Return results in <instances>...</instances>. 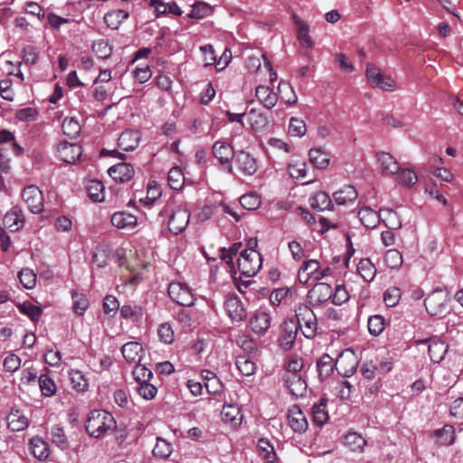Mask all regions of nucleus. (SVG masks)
<instances>
[{"instance_id": "1", "label": "nucleus", "mask_w": 463, "mask_h": 463, "mask_svg": "<svg viewBox=\"0 0 463 463\" xmlns=\"http://www.w3.org/2000/svg\"><path fill=\"white\" fill-rule=\"evenodd\" d=\"M117 427L111 413L105 410H93L88 414L85 423L86 431L90 437L101 439Z\"/></svg>"}, {"instance_id": "2", "label": "nucleus", "mask_w": 463, "mask_h": 463, "mask_svg": "<svg viewBox=\"0 0 463 463\" xmlns=\"http://www.w3.org/2000/svg\"><path fill=\"white\" fill-rule=\"evenodd\" d=\"M297 325L306 338L312 339L317 332V319L309 306L299 304L296 309Z\"/></svg>"}, {"instance_id": "3", "label": "nucleus", "mask_w": 463, "mask_h": 463, "mask_svg": "<svg viewBox=\"0 0 463 463\" xmlns=\"http://www.w3.org/2000/svg\"><path fill=\"white\" fill-rule=\"evenodd\" d=\"M262 258L259 251L242 250L238 259V269L248 278L253 277L260 269Z\"/></svg>"}, {"instance_id": "4", "label": "nucleus", "mask_w": 463, "mask_h": 463, "mask_svg": "<svg viewBox=\"0 0 463 463\" xmlns=\"http://www.w3.org/2000/svg\"><path fill=\"white\" fill-rule=\"evenodd\" d=\"M167 293L173 301L183 307H191L195 300L191 289L184 283L177 281L169 283Z\"/></svg>"}, {"instance_id": "5", "label": "nucleus", "mask_w": 463, "mask_h": 463, "mask_svg": "<svg viewBox=\"0 0 463 463\" xmlns=\"http://www.w3.org/2000/svg\"><path fill=\"white\" fill-rule=\"evenodd\" d=\"M298 333V325L294 319L285 320L280 326V333L278 339L281 349L288 351L293 348Z\"/></svg>"}, {"instance_id": "6", "label": "nucleus", "mask_w": 463, "mask_h": 463, "mask_svg": "<svg viewBox=\"0 0 463 463\" xmlns=\"http://www.w3.org/2000/svg\"><path fill=\"white\" fill-rule=\"evenodd\" d=\"M332 298V287L325 282L316 283L307 292V301L312 307H319Z\"/></svg>"}, {"instance_id": "7", "label": "nucleus", "mask_w": 463, "mask_h": 463, "mask_svg": "<svg viewBox=\"0 0 463 463\" xmlns=\"http://www.w3.org/2000/svg\"><path fill=\"white\" fill-rule=\"evenodd\" d=\"M190 221V213L184 205H178L172 210L168 221L171 232L179 234L185 230Z\"/></svg>"}, {"instance_id": "8", "label": "nucleus", "mask_w": 463, "mask_h": 463, "mask_svg": "<svg viewBox=\"0 0 463 463\" xmlns=\"http://www.w3.org/2000/svg\"><path fill=\"white\" fill-rule=\"evenodd\" d=\"M22 197L33 213L38 214L43 211V195L36 185L26 186L22 193Z\"/></svg>"}, {"instance_id": "9", "label": "nucleus", "mask_w": 463, "mask_h": 463, "mask_svg": "<svg viewBox=\"0 0 463 463\" xmlns=\"http://www.w3.org/2000/svg\"><path fill=\"white\" fill-rule=\"evenodd\" d=\"M425 344H429L428 353L430 360L436 364L440 363L448 352L449 345L444 341H441L437 337L419 339L415 341L416 345Z\"/></svg>"}, {"instance_id": "10", "label": "nucleus", "mask_w": 463, "mask_h": 463, "mask_svg": "<svg viewBox=\"0 0 463 463\" xmlns=\"http://www.w3.org/2000/svg\"><path fill=\"white\" fill-rule=\"evenodd\" d=\"M427 312L432 316H442L447 309L446 295L442 290H434L424 300Z\"/></svg>"}, {"instance_id": "11", "label": "nucleus", "mask_w": 463, "mask_h": 463, "mask_svg": "<svg viewBox=\"0 0 463 463\" xmlns=\"http://www.w3.org/2000/svg\"><path fill=\"white\" fill-rule=\"evenodd\" d=\"M335 361L336 371L343 377H350L356 372L358 361L353 352H342Z\"/></svg>"}, {"instance_id": "12", "label": "nucleus", "mask_w": 463, "mask_h": 463, "mask_svg": "<svg viewBox=\"0 0 463 463\" xmlns=\"http://www.w3.org/2000/svg\"><path fill=\"white\" fill-rule=\"evenodd\" d=\"M224 308L229 317L234 322H242L247 317V311L237 295L226 296Z\"/></svg>"}, {"instance_id": "13", "label": "nucleus", "mask_w": 463, "mask_h": 463, "mask_svg": "<svg viewBox=\"0 0 463 463\" xmlns=\"http://www.w3.org/2000/svg\"><path fill=\"white\" fill-rule=\"evenodd\" d=\"M213 156L219 161L220 165L228 168L229 172L232 173L231 160L235 156V154L230 144L221 140L216 141L213 146Z\"/></svg>"}, {"instance_id": "14", "label": "nucleus", "mask_w": 463, "mask_h": 463, "mask_svg": "<svg viewBox=\"0 0 463 463\" xmlns=\"http://www.w3.org/2000/svg\"><path fill=\"white\" fill-rule=\"evenodd\" d=\"M284 385L295 398H301L306 395L307 384L301 374H284Z\"/></svg>"}, {"instance_id": "15", "label": "nucleus", "mask_w": 463, "mask_h": 463, "mask_svg": "<svg viewBox=\"0 0 463 463\" xmlns=\"http://www.w3.org/2000/svg\"><path fill=\"white\" fill-rule=\"evenodd\" d=\"M288 421L294 432L304 433L307 430L308 423L304 412L298 405L292 406L288 411Z\"/></svg>"}, {"instance_id": "16", "label": "nucleus", "mask_w": 463, "mask_h": 463, "mask_svg": "<svg viewBox=\"0 0 463 463\" xmlns=\"http://www.w3.org/2000/svg\"><path fill=\"white\" fill-rule=\"evenodd\" d=\"M25 222L23 210L19 206H13L4 216L3 224L11 232L21 230Z\"/></svg>"}, {"instance_id": "17", "label": "nucleus", "mask_w": 463, "mask_h": 463, "mask_svg": "<svg viewBox=\"0 0 463 463\" xmlns=\"http://www.w3.org/2000/svg\"><path fill=\"white\" fill-rule=\"evenodd\" d=\"M108 173L116 182L127 183L133 178L135 170L128 163H119L109 167Z\"/></svg>"}, {"instance_id": "18", "label": "nucleus", "mask_w": 463, "mask_h": 463, "mask_svg": "<svg viewBox=\"0 0 463 463\" xmlns=\"http://www.w3.org/2000/svg\"><path fill=\"white\" fill-rule=\"evenodd\" d=\"M235 164L247 175H252L258 170L257 160L250 154L242 150L235 155Z\"/></svg>"}, {"instance_id": "19", "label": "nucleus", "mask_w": 463, "mask_h": 463, "mask_svg": "<svg viewBox=\"0 0 463 463\" xmlns=\"http://www.w3.org/2000/svg\"><path fill=\"white\" fill-rule=\"evenodd\" d=\"M376 157L380 164L383 175L391 176L399 173L400 165L391 154L378 152Z\"/></svg>"}, {"instance_id": "20", "label": "nucleus", "mask_w": 463, "mask_h": 463, "mask_svg": "<svg viewBox=\"0 0 463 463\" xmlns=\"http://www.w3.org/2000/svg\"><path fill=\"white\" fill-rule=\"evenodd\" d=\"M141 135L137 130L128 129L121 133L118 139V146L123 151L128 152L136 149L139 144Z\"/></svg>"}, {"instance_id": "21", "label": "nucleus", "mask_w": 463, "mask_h": 463, "mask_svg": "<svg viewBox=\"0 0 463 463\" xmlns=\"http://www.w3.org/2000/svg\"><path fill=\"white\" fill-rule=\"evenodd\" d=\"M271 318L269 315L263 311L256 312L250 318V326L251 330L259 335H263L270 327Z\"/></svg>"}, {"instance_id": "22", "label": "nucleus", "mask_w": 463, "mask_h": 463, "mask_svg": "<svg viewBox=\"0 0 463 463\" xmlns=\"http://www.w3.org/2000/svg\"><path fill=\"white\" fill-rule=\"evenodd\" d=\"M121 353L128 363H139L142 357L143 347L137 342H128L122 345Z\"/></svg>"}, {"instance_id": "23", "label": "nucleus", "mask_w": 463, "mask_h": 463, "mask_svg": "<svg viewBox=\"0 0 463 463\" xmlns=\"http://www.w3.org/2000/svg\"><path fill=\"white\" fill-rule=\"evenodd\" d=\"M255 96L258 100L268 109L275 107L278 101L277 94L267 86H258L255 90Z\"/></svg>"}, {"instance_id": "24", "label": "nucleus", "mask_w": 463, "mask_h": 463, "mask_svg": "<svg viewBox=\"0 0 463 463\" xmlns=\"http://www.w3.org/2000/svg\"><path fill=\"white\" fill-rule=\"evenodd\" d=\"M327 399L321 398L317 403L311 408L312 420L318 427L323 426L329 419L326 410Z\"/></svg>"}, {"instance_id": "25", "label": "nucleus", "mask_w": 463, "mask_h": 463, "mask_svg": "<svg viewBox=\"0 0 463 463\" xmlns=\"http://www.w3.org/2000/svg\"><path fill=\"white\" fill-rule=\"evenodd\" d=\"M111 223L118 229H133L137 226V219L128 213L118 212L111 216Z\"/></svg>"}, {"instance_id": "26", "label": "nucleus", "mask_w": 463, "mask_h": 463, "mask_svg": "<svg viewBox=\"0 0 463 463\" xmlns=\"http://www.w3.org/2000/svg\"><path fill=\"white\" fill-rule=\"evenodd\" d=\"M431 436L439 445L449 446L455 440V429L450 424H445L441 429L435 430Z\"/></svg>"}, {"instance_id": "27", "label": "nucleus", "mask_w": 463, "mask_h": 463, "mask_svg": "<svg viewBox=\"0 0 463 463\" xmlns=\"http://www.w3.org/2000/svg\"><path fill=\"white\" fill-rule=\"evenodd\" d=\"M357 195V191L353 185H345L333 194V198L339 205H348L356 200Z\"/></svg>"}, {"instance_id": "28", "label": "nucleus", "mask_w": 463, "mask_h": 463, "mask_svg": "<svg viewBox=\"0 0 463 463\" xmlns=\"http://www.w3.org/2000/svg\"><path fill=\"white\" fill-rule=\"evenodd\" d=\"M358 217L362 224L368 229L375 228L382 220L381 213L370 207H363L358 212Z\"/></svg>"}, {"instance_id": "29", "label": "nucleus", "mask_w": 463, "mask_h": 463, "mask_svg": "<svg viewBox=\"0 0 463 463\" xmlns=\"http://www.w3.org/2000/svg\"><path fill=\"white\" fill-rule=\"evenodd\" d=\"M221 415L225 423H230L234 427L240 426L242 421V415L237 405L224 404Z\"/></svg>"}, {"instance_id": "30", "label": "nucleus", "mask_w": 463, "mask_h": 463, "mask_svg": "<svg viewBox=\"0 0 463 463\" xmlns=\"http://www.w3.org/2000/svg\"><path fill=\"white\" fill-rule=\"evenodd\" d=\"M129 17V11L123 8H118L108 12L104 15V21L107 25L111 29H118L120 24Z\"/></svg>"}, {"instance_id": "31", "label": "nucleus", "mask_w": 463, "mask_h": 463, "mask_svg": "<svg viewBox=\"0 0 463 463\" xmlns=\"http://www.w3.org/2000/svg\"><path fill=\"white\" fill-rule=\"evenodd\" d=\"M317 368L320 380L324 381L331 375L335 368L336 369V361L325 354L317 362Z\"/></svg>"}, {"instance_id": "32", "label": "nucleus", "mask_w": 463, "mask_h": 463, "mask_svg": "<svg viewBox=\"0 0 463 463\" xmlns=\"http://www.w3.org/2000/svg\"><path fill=\"white\" fill-rule=\"evenodd\" d=\"M293 20L298 27V39L304 48H311L313 41L309 35V25L307 23L299 19L296 14H293Z\"/></svg>"}, {"instance_id": "33", "label": "nucleus", "mask_w": 463, "mask_h": 463, "mask_svg": "<svg viewBox=\"0 0 463 463\" xmlns=\"http://www.w3.org/2000/svg\"><path fill=\"white\" fill-rule=\"evenodd\" d=\"M59 152L63 161L72 164L80 156L81 147L75 144L65 143L61 145Z\"/></svg>"}, {"instance_id": "34", "label": "nucleus", "mask_w": 463, "mask_h": 463, "mask_svg": "<svg viewBox=\"0 0 463 463\" xmlns=\"http://www.w3.org/2000/svg\"><path fill=\"white\" fill-rule=\"evenodd\" d=\"M33 455L39 460H45L50 455V447L48 442L39 437H34L30 440Z\"/></svg>"}, {"instance_id": "35", "label": "nucleus", "mask_w": 463, "mask_h": 463, "mask_svg": "<svg viewBox=\"0 0 463 463\" xmlns=\"http://www.w3.org/2000/svg\"><path fill=\"white\" fill-rule=\"evenodd\" d=\"M309 204L312 209L318 212L332 209V201L329 195L325 192L316 193L310 199Z\"/></svg>"}, {"instance_id": "36", "label": "nucleus", "mask_w": 463, "mask_h": 463, "mask_svg": "<svg viewBox=\"0 0 463 463\" xmlns=\"http://www.w3.org/2000/svg\"><path fill=\"white\" fill-rule=\"evenodd\" d=\"M41 393L44 397H52L57 392V385L48 373H42L38 378Z\"/></svg>"}, {"instance_id": "37", "label": "nucleus", "mask_w": 463, "mask_h": 463, "mask_svg": "<svg viewBox=\"0 0 463 463\" xmlns=\"http://www.w3.org/2000/svg\"><path fill=\"white\" fill-rule=\"evenodd\" d=\"M258 449L260 457L265 463H277V455L273 446L266 439H260L258 441Z\"/></svg>"}, {"instance_id": "38", "label": "nucleus", "mask_w": 463, "mask_h": 463, "mask_svg": "<svg viewBox=\"0 0 463 463\" xmlns=\"http://www.w3.org/2000/svg\"><path fill=\"white\" fill-rule=\"evenodd\" d=\"M71 384L77 392H85L89 387V380L83 373L78 369H71L69 372Z\"/></svg>"}, {"instance_id": "39", "label": "nucleus", "mask_w": 463, "mask_h": 463, "mask_svg": "<svg viewBox=\"0 0 463 463\" xmlns=\"http://www.w3.org/2000/svg\"><path fill=\"white\" fill-rule=\"evenodd\" d=\"M357 271L364 281L371 282L375 278L377 269L369 259H362L357 264Z\"/></svg>"}, {"instance_id": "40", "label": "nucleus", "mask_w": 463, "mask_h": 463, "mask_svg": "<svg viewBox=\"0 0 463 463\" xmlns=\"http://www.w3.org/2000/svg\"><path fill=\"white\" fill-rule=\"evenodd\" d=\"M309 160L317 168L325 169L329 165L330 157L328 153L321 148H311Z\"/></svg>"}, {"instance_id": "41", "label": "nucleus", "mask_w": 463, "mask_h": 463, "mask_svg": "<svg viewBox=\"0 0 463 463\" xmlns=\"http://www.w3.org/2000/svg\"><path fill=\"white\" fill-rule=\"evenodd\" d=\"M344 444L354 452H363L366 440L356 432H349L345 436Z\"/></svg>"}, {"instance_id": "42", "label": "nucleus", "mask_w": 463, "mask_h": 463, "mask_svg": "<svg viewBox=\"0 0 463 463\" xmlns=\"http://www.w3.org/2000/svg\"><path fill=\"white\" fill-rule=\"evenodd\" d=\"M235 364L240 373L245 376H250L256 371V364L248 354L238 355Z\"/></svg>"}, {"instance_id": "43", "label": "nucleus", "mask_w": 463, "mask_h": 463, "mask_svg": "<svg viewBox=\"0 0 463 463\" xmlns=\"http://www.w3.org/2000/svg\"><path fill=\"white\" fill-rule=\"evenodd\" d=\"M173 452V446L166 439L157 437L156 445L152 450L153 456L160 459H166Z\"/></svg>"}, {"instance_id": "44", "label": "nucleus", "mask_w": 463, "mask_h": 463, "mask_svg": "<svg viewBox=\"0 0 463 463\" xmlns=\"http://www.w3.org/2000/svg\"><path fill=\"white\" fill-rule=\"evenodd\" d=\"M7 424L12 431H20L27 428L28 420L25 416L21 415L19 411H11L7 416Z\"/></svg>"}, {"instance_id": "45", "label": "nucleus", "mask_w": 463, "mask_h": 463, "mask_svg": "<svg viewBox=\"0 0 463 463\" xmlns=\"http://www.w3.org/2000/svg\"><path fill=\"white\" fill-rule=\"evenodd\" d=\"M104 189L102 182L96 179L89 181L86 185L88 195L93 202L104 200Z\"/></svg>"}, {"instance_id": "46", "label": "nucleus", "mask_w": 463, "mask_h": 463, "mask_svg": "<svg viewBox=\"0 0 463 463\" xmlns=\"http://www.w3.org/2000/svg\"><path fill=\"white\" fill-rule=\"evenodd\" d=\"M320 269L319 262L316 260H309L303 262L298 270V280L302 281V276L307 272L303 284L307 283L312 275L318 273Z\"/></svg>"}, {"instance_id": "47", "label": "nucleus", "mask_w": 463, "mask_h": 463, "mask_svg": "<svg viewBox=\"0 0 463 463\" xmlns=\"http://www.w3.org/2000/svg\"><path fill=\"white\" fill-rule=\"evenodd\" d=\"M369 333L373 336L380 335L386 327L385 318L381 315L369 317L367 321Z\"/></svg>"}, {"instance_id": "48", "label": "nucleus", "mask_w": 463, "mask_h": 463, "mask_svg": "<svg viewBox=\"0 0 463 463\" xmlns=\"http://www.w3.org/2000/svg\"><path fill=\"white\" fill-rule=\"evenodd\" d=\"M52 442L61 449L65 450L69 448L70 443L63 428L60 425H54L51 430Z\"/></svg>"}, {"instance_id": "49", "label": "nucleus", "mask_w": 463, "mask_h": 463, "mask_svg": "<svg viewBox=\"0 0 463 463\" xmlns=\"http://www.w3.org/2000/svg\"><path fill=\"white\" fill-rule=\"evenodd\" d=\"M383 261L388 268L397 269L402 265V255L398 250L391 249L385 252Z\"/></svg>"}, {"instance_id": "50", "label": "nucleus", "mask_w": 463, "mask_h": 463, "mask_svg": "<svg viewBox=\"0 0 463 463\" xmlns=\"http://www.w3.org/2000/svg\"><path fill=\"white\" fill-rule=\"evenodd\" d=\"M167 180L172 189H181L184 182V177L181 168L178 166L172 167L168 172Z\"/></svg>"}, {"instance_id": "51", "label": "nucleus", "mask_w": 463, "mask_h": 463, "mask_svg": "<svg viewBox=\"0 0 463 463\" xmlns=\"http://www.w3.org/2000/svg\"><path fill=\"white\" fill-rule=\"evenodd\" d=\"M249 121L251 125V128L254 130H260L265 128L268 124V118L261 112H259L256 109H251L248 112Z\"/></svg>"}, {"instance_id": "52", "label": "nucleus", "mask_w": 463, "mask_h": 463, "mask_svg": "<svg viewBox=\"0 0 463 463\" xmlns=\"http://www.w3.org/2000/svg\"><path fill=\"white\" fill-rule=\"evenodd\" d=\"M213 9L210 5L204 2H196L192 5V10L188 16L194 19H202L210 15Z\"/></svg>"}, {"instance_id": "53", "label": "nucleus", "mask_w": 463, "mask_h": 463, "mask_svg": "<svg viewBox=\"0 0 463 463\" xmlns=\"http://www.w3.org/2000/svg\"><path fill=\"white\" fill-rule=\"evenodd\" d=\"M382 212L383 213L382 220L389 230H398L402 227V222L396 212L392 209H384Z\"/></svg>"}, {"instance_id": "54", "label": "nucleus", "mask_w": 463, "mask_h": 463, "mask_svg": "<svg viewBox=\"0 0 463 463\" xmlns=\"http://www.w3.org/2000/svg\"><path fill=\"white\" fill-rule=\"evenodd\" d=\"M61 128L63 134L71 138L76 137L80 132L79 122L72 118H64Z\"/></svg>"}, {"instance_id": "55", "label": "nucleus", "mask_w": 463, "mask_h": 463, "mask_svg": "<svg viewBox=\"0 0 463 463\" xmlns=\"http://www.w3.org/2000/svg\"><path fill=\"white\" fill-rule=\"evenodd\" d=\"M17 307L22 314L28 316L33 321L38 320L43 314V309L40 307L28 302L19 304Z\"/></svg>"}, {"instance_id": "56", "label": "nucleus", "mask_w": 463, "mask_h": 463, "mask_svg": "<svg viewBox=\"0 0 463 463\" xmlns=\"http://www.w3.org/2000/svg\"><path fill=\"white\" fill-rule=\"evenodd\" d=\"M242 208L248 211L257 210L260 205V199L255 193L246 194L240 198Z\"/></svg>"}, {"instance_id": "57", "label": "nucleus", "mask_w": 463, "mask_h": 463, "mask_svg": "<svg viewBox=\"0 0 463 463\" xmlns=\"http://www.w3.org/2000/svg\"><path fill=\"white\" fill-rule=\"evenodd\" d=\"M18 279L20 283L28 289L34 288L36 284V274L33 269H23L18 273Z\"/></svg>"}, {"instance_id": "58", "label": "nucleus", "mask_w": 463, "mask_h": 463, "mask_svg": "<svg viewBox=\"0 0 463 463\" xmlns=\"http://www.w3.org/2000/svg\"><path fill=\"white\" fill-rule=\"evenodd\" d=\"M397 175L398 183L403 186L411 187L418 181L417 175L411 169H400Z\"/></svg>"}, {"instance_id": "59", "label": "nucleus", "mask_w": 463, "mask_h": 463, "mask_svg": "<svg viewBox=\"0 0 463 463\" xmlns=\"http://www.w3.org/2000/svg\"><path fill=\"white\" fill-rule=\"evenodd\" d=\"M307 132V126L304 120L298 118H291L288 125V133L295 137H303Z\"/></svg>"}, {"instance_id": "60", "label": "nucleus", "mask_w": 463, "mask_h": 463, "mask_svg": "<svg viewBox=\"0 0 463 463\" xmlns=\"http://www.w3.org/2000/svg\"><path fill=\"white\" fill-rule=\"evenodd\" d=\"M71 298L73 299V310L77 315H83L86 309L89 307L88 298L82 294H78L77 292H72Z\"/></svg>"}, {"instance_id": "61", "label": "nucleus", "mask_w": 463, "mask_h": 463, "mask_svg": "<svg viewBox=\"0 0 463 463\" xmlns=\"http://www.w3.org/2000/svg\"><path fill=\"white\" fill-rule=\"evenodd\" d=\"M135 381H152L154 374L152 371L142 364H136L132 370Z\"/></svg>"}, {"instance_id": "62", "label": "nucleus", "mask_w": 463, "mask_h": 463, "mask_svg": "<svg viewBox=\"0 0 463 463\" xmlns=\"http://www.w3.org/2000/svg\"><path fill=\"white\" fill-rule=\"evenodd\" d=\"M157 335L161 342L169 345L175 340L174 330L168 323H163L158 326Z\"/></svg>"}, {"instance_id": "63", "label": "nucleus", "mask_w": 463, "mask_h": 463, "mask_svg": "<svg viewBox=\"0 0 463 463\" xmlns=\"http://www.w3.org/2000/svg\"><path fill=\"white\" fill-rule=\"evenodd\" d=\"M349 293L344 285H337L335 291L332 290V302L336 306H341L349 299Z\"/></svg>"}, {"instance_id": "64", "label": "nucleus", "mask_w": 463, "mask_h": 463, "mask_svg": "<svg viewBox=\"0 0 463 463\" xmlns=\"http://www.w3.org/2000/svg\"><path fill=\"white\" fill-rule=\"evenodd\" d=\"M401 298V290L396 287L389 288L383 294V301L387 307H395Z\"/></svg>"}]
</instances>
